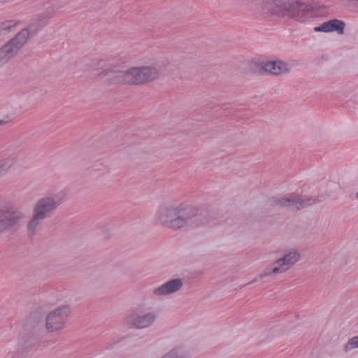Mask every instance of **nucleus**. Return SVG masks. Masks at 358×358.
Instances as JSON below:
<instances>
[{"instance_id":"nucleus-5","label":"nucleus","mask_w":358,"mask_h":358,"mask_svg":"<svg viewBox=\"0 0 358 358\" xmlns=\"http://www.w3.org/2000/svg\"><path fill=\"white\" fill-rule=\"evenodd\" d=\"M324 199V196H308L291 193L274 198L273 203L275 206L285 208L288 211L297 212L315 203L322 202Z\"/></svg>"},{"instance_id":"nucleus-16","label":"nucleus","mask_w":358,"mask_h":358,"mask_svg":"<svg viewBox=\"0 0 358 358\" xmlns=\"http://www.w3.org/2000/svg\"><path fill=\"white\" fill-rule=\"evenodd\" d=\"M17 157L10 155L0 160V176L5 174L15 163Z\"/></svg>"},{"instance_id":"nucleus-6","label":"nucleus","mask_w":358,"mask_h":358,"mask_svg":"<svg viewBox=\"0 0 358 358\" xmlns=\"http://www.w3.org/2000/svg\"><path fill=\"white\" fill-rule=\"evenodd\" d=\"M31 32L29 29H23L6 43L0 47V66L15 58L27 43Z\"/></svg>"},{"instance_id":"nucleus-14","label":"nucleus","mask_w":358,"mask_h":358,"mask_svg":"<svg viewBox=\"0 0 358 358\" xmlns=\"http://www.w3.org/2000/svg\"><path fill=\"white\" fill-rule=\"evenodd\" d=\"M187 356H189L188 349L180 345L170 350L163 358H182Z\"/></svg>"},{"instance_id":"nucleus-19","label":"nucleus","mask_w":358,"mask_h":358,"mask_svg":"<svg viewBox=\"0 0 358 358\" xmlns=\"http://www.w3.org/2000/svg\"><path fill=\"white\" fill-rule=\"evenodd\" d=\"M269 268H270V265L266 268V269L264 271L263 273H262L259 275H258L252 281L249 282L246 285L252 284L253 282H255L258 281L259 280L263 279L264 278H265L266 276H268L269 275H266V273H267V271H268Z\"/></svg>"},{"instance_id":"nucleus-22","label":"nucleus","mask_w":358,"mask_h":358,"mask_svg":"<svg viewBox=\"0 0 358 358\" xmlns=\"http://www.w3.org/2000/svg\"><path fill=\"white\" fill-rule=\"evenodd\" d=\"M356 198L358 199V192L356 193Z\"/></svg>"},{"instance_id":"nucleus-9","label":"nucleus","mask_w":358,"mask_h":358,"mask_svg":"<svg viewBox=\"0 0 358 358\" xmlns=\"http://www.w3.org/2000/svg\"><path fill=\"white\" fill-rule=\"evenodd\" d=\"M301 255L296 249L287 250L284 255L270 264V268L266 275L282 273L293 266L300 259Z\"/></svg>"},{"instance_id":"nucleus-15","label":"nucleus","mask_w":358,"mask_h":358,"mask_svg":"<svg viewBox=\"0 0 358 358\" xmlns=\"http://www.w3.org/2000/svg\"><path fill=\"white\" fill-rule=\"evenodd\" d=\"M34 350V345L32 340H25L20 338L18 341L17 350L22 355L28 354Z\"/></svg>"},{"instance_id":"nucleus-3","label":"nucleus","mask_w":358,"mask_h":358,"mask_svg":"<svg viewBox=\"0 0 358 358\" xmlns=\"http://www.w3.org/2000/svg\"><path fill=\"white\" fill-rule=\"evenodd\" d=\"M91 66L94 75L99 78H106L111 84L143 85L160 76V71L155 66H142L120 70L117 64L110 59H94Z\"/></svg>"},{"instance_id":"nucleus-7","label":"nucleus","mask_w":358,"mask_h":358,"mask_svg":"<svg viewBox=\"0 0 358 358\" xmlns=\"http://www.w3.org/2000/svg\"><path fill=\"white\" fill-rule=\"evenodd\" d=\"M71 310L69 306H64L50 311L46 316L45 327L49 332L59 331L64 328L68 320Z\"/></svg>"},{"instance_id":"nucleus-23","label":"nucleus","mask_w":358,"mask_h":358,"mask_svg":"<svg viewBox=\"0 0 358 358\" xmlns=\"http://www.w3.org/2000/svg\"><path fill=\"white\" fill-rule=\"evenodd\" d=\"M1 124V121H0V125Z\"/></svg>"},{"instance_id":"nucleus-12","label":"nucleus","mask_w":358,"mask_h":358,"mask_svg":"<svg viewBox=\"0 0 358 358\" xmlns=\"http://www.w3.org/2000/svg\"><path fill=\"white\" fill-rule=\"evenodd\" d=\"M183 280L181 278L170 280L153 289V294L157 296H166L177 292L183 286Z\"/></svg>"},{"instance_id":"nucleus-20","label":"nucleus","mask_w":358,"mask_h":358,"mask_svg":"<svg viewBox=\"0 0 358 358\" xmlns=\"http://www.w3.org/2000/svg\"><path fill=\"white\" fill-rule=\"evenodd\" d=\"M104 232H105V234H106V235L107 236H109V234H110V230H109V229H105V230H104Z\"/></svg>"},{"instance_id":"nucleus-2","label":"nucleus","mask_w":358,"mask_h":358,"mask_svg":"<svg viewBox=\"0 0 358 358\" xmlns=\"http://www.w3.org/2000/svg\"><path fill=\"white\" fill-rule=\"evenodd\" d=\"M234 3L241 8L257 5L256 17L266 20L273 17H284L304 22L328 13L326 6L315 8L309 1L301 0H234Z\"/></svg>"},{"instance_id":"nucleus-10","label":"nucleus","mask_w":358,"mask_h":358,"mask_svg":"<svg viewBox=\"0 0 358 358\" xmlns=\"http://www.w3.org/2000/svg\"><path fill=\"white\" fill-rule=\"evenodd\" d=\"M157 317V313L154 311L143 315L132 313L126 317L125 324L129 328L145 329L152 326L156 321Z\"/></svg>"},{"instance_id":"nucleus-17","label":"nucleus","mask_w":358,"mask_h":358,"mask_svg":"<svg viewBox=\"0 0 358 358\" xmlns=\"http://www.w3.org/2000/svg\"><path fill=\"white\" fill-rule=\"evenodd\" d=\"M358 348V335L349 339L343 345V350L348 352L350 350Z\"/></svg>"},{"instance_id":"nucleus-13","label":"nucleus","mask_w":358,"mask_h":358,"mask_svg":"<svg viewBox=\"0 0 358 358\" xmlns=\"http://www.w3.org/2000/svg\"><path fill=\"white\" fill-rule=\"evenodd\" d=\"M345 23L338 19H332L324 22L320 26L315 27L314 31L316 32H337L338 34H343Z\"/></svg>"},{"instance_id":"nucleus-8","label":"nucleus","mask_w":358,"mask_h":358,"mask_svg":"<svg viewBox=\"0 0 358 358\" xmlns=\"http://www.w3.org/2000/svg\"><path fill=\"white\" fill-rule=\"evenodd\" d=\"M25 219V214L10 206L0 208V233L17 227Z\"/></svg>"},{"instance_id":"nucleus-21","label":"nucleus","mask_w":358,"mask_h":358,"mask_svg":"<svg viewBox=\"0 0 358 358\" xmlns=\"http://www.w3.org/2000/svg\"><path fill=\"white\" fill-rule=\"evenodd\" d=\"M9 0H0V3H6Z\"/></svg>"},{"instance_id":"nucleus-11","label":"nucleus","mask_w":358,"mask_h":358,"mask_svg":"<svg viewBox=\"0 0 358 358\" xmlns=\"http://www.w3.org/2000/svg\"><path fill=\"white\" fill-rule=\"evenodd\" d=\"M259 65L262 73L271 75L280 76L290 71L288 64L283 61L262 62Z\"/></svg>"},{"instance_id":"nucleus-1","label":"nucleus","mask_w":358,"mask_h":358,"mask_svg":"<svg viewBox=\"0 0 358 358\" xmlns=\"http://www.w3.org/2000/svg\"><path fill=\"white\" fill-rule=\"evenodd\" d=\"M155 222L173 231L203 226L213 227L221 223L217 213L209 208L171 202L164 203L158 207Z\"/></svg>"},{"instance_id":"nucleus-4","label":"nucleus","mask_w":358,"mask_h":358,"mask_svg":"<svg viewBox=\"0 0 358 358\" xmlns=\"http://www.w3.org/2000/svg\"><path fill=\"white\" fill-rule=\"evenodd\" d=\"M66 199V196L64 192L46 195L38 199L33 207L32 216L27 225L29 235L33 236L43 220L50 217Z\"/></svg>"},{"instance_id":"nucleus-18","label":"nucleus","mask_w":358,"mask_h":358,"mask_svg":"<svg viewBox=\"0 0 358 358\" xmlns=\"http://www.w3.org/2000/svg\"><path fill=\"white\" fill-rule=\"evenodd\" d=\"M16 23L12 20H8L0 23V29L2 30H10L15 26Z\"/></svg>"}]
</instances>
